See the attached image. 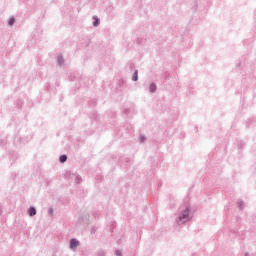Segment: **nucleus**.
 <instances>
[{
  "label": "nucleus",
  "mask_w": 256,
  "mask_h": 256,
  "mask_svg": "<svg viewBox=\"0 0 256 256\" xmlns=\"http://www.w3.org/2000/svg\"><path fill=\"white\" fill-rule=\"evenodd\" d=\"M95 22L93 23L94 27H97L99 25V18H94Z\"/></svg>",
  "instance_id": "obj_7"
},
{
  "label": "nucleus",
  "mask_w": 256,
  "mask_h": 256,
  "mask_svg": "<svg viewBox=\"0 0 256 256\" xmlns=\"http://www.w3.org/2000/svg\"><path fill=\"white\" fill-rule=\"evenodd\" d=\"M116 255L121 256V252L120 251H116Z\"/></svg>",
  "instance_id": "obj_9"
},
{
  "label": "nucleus",
  "mask_w": 256,
  "mask_h": 256,
  "mask_svg": "<svg viewBox=\"0 0 256 256\" xmlns=\"http://www.w3.org/2000/svg\"><path fill=\"white\" fill-rule=\"evenodd\" d=\"M138 75H139V72L136 70V71L134 72V75H133V77H132V80L137 81Z\"/></svg>",
  "instance_id": "obj_5"
},
{
  "label": "nucleus",
  "mask_w": 256,
  "mask_h": 256,
  "mask_svg": "<svg viewBox=\"0 0 256 256\" xmlns=\"http://www.w3.org/2000/svg\"><path fill=\"white\" fill-rule=\"evenodd\" d=\"M189 221V208H186L178 217V223H187Z\"/></svg>",
  "instance_id": "obj_1"
},
{
  "label": "nucleus",
  "mask_w": 256,
  "mask_h": 256,
  "mask_svg": "<svg viewBox=\"0 0 256 256\" xmlns=\"http://www.w3.org/2000/svg\"><path fill=\"white\" fill-rule=\"evenodd\" d=\"M79 246V241L75 240V239H72L70 241V247L71 249H75V247H78Z\"/></svg>",
  "instance_id": "obj_2"
},
{
  "label": "nucleus",
  "mask_w": 256,
  "mask_h": 256,
  "mask_svg": "<svg viewBox=\"0 0 256 256\" xmlns=\"http://www.w3.org/2000/svg\"><path fill=\"white\" fill-rule=\"evenodd\" d=\"M156 89H157V86H155V84H151V85H150V91H151V93H155Z\"/></svg>",
  "instance_id": "obj_4"
},
{
  "label": "nucleus",
  "mask_w": 256,
  "mask_h": 256,
  "mask_svg": "<svg viewBox=\"0 0 256 256\" xmlns=\"http://www.w3.org/2000/svg\"><path fill=\"white\" fill-rule=\"evenodd\" d=\"M65 161H67V156L66 155L60 156V163H65Z\"/></svg>",
  "instance_id": "obj_6"
},
{
  "label": "nucleus",
  "mask_w": 256,
  "mask_h": 256,
  "mask_svg": "<svg viewBox=\"0 0 256 256\" xmlns=\"http://www.w3.org/2000/svg\"><path fill=\"white\" fill-rule=\"evenodd\" d=\"M15 23V18H10V20H9V25L11 26V25H13Z\"/></svg>",
  "instance_id": "obj_8"
},
{
  "label": "nucleus",
  "mask_w": 256,
  "mask_h": 256,
  "mask_svg": "<svg viewBox=\"0 0 256 256\" xmlns=\"http://www.w3.org/2000/svg\"><path fill=\"white\" fill-rule=\"evenodd\" d=\"M29 215H30V217H33V215H37V210H35V208H30Z\"/></svg>",
  "instance_id": "obj_3"
}]
</instances>
